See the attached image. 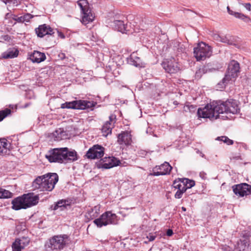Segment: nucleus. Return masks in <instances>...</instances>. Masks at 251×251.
Returning a JSON list of instances; mask_svg holds the SVG:
<instances>
[{
    "mask_svg": "<svg viewBox=\"0 0 251 251\" xmlns=\"http://www.w3.org/2000/svg\"><path fill=\"white\" fill-rule=\"evenodd\" d=\"M100 211V206H95L88 211L87 216L91 218V219H93L98 216Z\"/></svg>",
    "mask_w": 251,
    "mask_h": 251,
    "instance_id": "nucleus-26",
    "label": "nucleus"
},
{
    "mask_svg": "<svg viewBox=\"0 0 251 251\" xmlns=\"http://www.w3.org/2000/svg\"><path fill=\"white\" fill-rule=\"evenodd\" d=\"M205 174L204 173L201 172L200 174V176L203 179L205 178Z\"/></svg>",
    "mask_w": 251,
    "mask_h": 251,
    "instance_id": "nucleus-49",
    "label": "nucleus"
},
{
    "mask_svg": "<svg viewBox=\"0 0 251 251\" xmlns=\"http://www.w3.org/2000/svg\"><path fill=\"white\" fill-rule=\"evenodd\" d=\"M65 135V132L61 128H59L55 130L53 133V136L54 138V140L56 141H59L63 139Z\"/></svg>",
    "mask_w": 251,
    "mask_h": 251,
    "instance_id": "nucleus-29",
    "label": "nucleus"
},
{
    "mask_svg": "<svg viewBox=\"0 0 251 251\" xmlns=\"http://www.w3.org/2000/svg\"><path fill=\"white\" fill-rule=\"evenodd\" d=\"M57 34H58V36L62 38V39H64L65 38V35H64L63 33H62V32H59L58 31H57Z\"/></svg>",
    "mask_w": 251,
    "mask_h": 251,
    "instance_id": "nucleus-47",
    "label": "nucleus"
},
{
    "mask_svg": "<svg viewBox=\"0 0 251 251\" xmlns=\"http://www.w3.org/2000/svg\"><path fill=\"white\" fill-rule=\"evenodd\" d=\"M212 53L210 46L203 42L200 43L194 49V54L197 61L204 60L209 58Z\"/></svg>",
    "mask_w": 251,
    "mask_h": 251,
    "instance_id": "nucleus-7",
    "label": "nucleus"
},
{
    "mask_svg": "<svg viewBox=\"0 0 251 251\" xmlns=\"http://www.w3.org/2000/svg\"><path fill=\"white\" fill-rule=\"evenodd\" d=\"M226 8L228 13L229 15L234 16L235 18L241 19L247 23L251 21V19L249 17L241 12L235 11L234 8H233L232 9H231L228 6H227Z\"/></svg>",
    "mask_w": 251,
    "mask_h": 251,
    "instance_id": "nucleus-19",
    "label": "nucleus"
},
{
    "mask_svg": "<svg viewBox=\"0 0 251 251\" xmlns=\"http://www.w3.org/2000/svg\"><path fill=\"white\" fill-rule=\"evenodd\" d=\"M12 196V193L10 191L4 189H0V199L10 198Z\"/></svg>",
    "mask_w": 251,
    "mask_h": 251,
    "instance_id": "nucleus-31",
    "label": "nucleus"
},
{
    "mask_svg": "<svg viewBox=\"0 0 251 251\" xmlns=\"http://www.w3.org/2000/svg\"><path fill=\"white\" fill-rule=\"evenodd\" d=\"M11 110L9 109H5L3 110L0 111V122L5 117L10 114Z\"/></svg>",
    "mask_w": 251,
    "mask_h": 251,
    "instance_id": "nucleus-37",
    "label": "nucleus"
},
{
    "mask_svg": "<svg viewBox=\"0 0 251 251\" xmlns=\"http://www.w3.org/2000/svg\"><path fill=\"white\" fill-rule=\"evenodd\" d=\"M185 188L183 187V188L180 190H177V192L176 193L175 197L176 199H180L182 197V194L186 191Z\"/></svg>",
    "mask_w": 251,
    "mask_h": 251,
    "instance_id": "nucleus-38",
    "label": "nucleus"
},
{
    "mask_svg": "<svg viewBox=\"0 0 251 251\" xmlns=\"http://www.w3.org/2000/svg\"><path fill=\"white\" fill-rule=\"evenodd\" d=\"M218 101H213L202 108H199L197 114L199 118H208L210 120L217 119L220 113L218 112Z\"/></svg>",
    "mask_w": 251,
    "mask_h": 251,
    "instance_id": "nucleus-4",
    "label": "nucleus"
},
{
    "mask_svg": "<svg viewBox=\"0 0 251 251\" xmlns=\"http://www.w3.org/2000/svg\"><path fill=\"white\" fill-rule=\"evenodd\" d=\"M45 157L50 162L59 163L73 162L78 159L76 152L75 151H70L67 148L51 150L46 154Z\"/></svg>",
    "mask_w": 251,
    "mask_h": 251,
    "instance_id": "nucleus-1",
    "label": "nucleus"
},
{
    "mask_svg": "<svg viewBox=\"0 0 251 251\" xmlns=\"http://www.w3.org/2000/svg\"><path fill=\"white\" fill-rule=\"evenodd\" d=\"M35 32L38 37L42 38L47 35H51L53 34L54 30L49 25L43 24L40 25L38 27L35 29Z\"/></svg>",
    "mask_w": 251,
    "mask_h": 251,
    "instance_id": "nucleus-15",
    "label": "nucleus"
},
{
    "mask_svg": "<svg viewBox=\"0 0 251 251\" xmlns=\"http://www.w3.org/2000/svg\"><path fill=\"white\" fill-rule=\"evenodd\" d=\"M19 16H16V15H13V17H12V18L16 21H17V18H18Z\"/></svg>",
    "mask_w": 251,
    "mask_h": 251,
    "instance_id": "nucleus-50",
    "label": "nucleus"
},
{
    "mask_svg": "<svg viewBox=\"0 0 251 251\" xmlns=\"http://www.w3.org/2000/svg\"><path fill=\"white\" fill-rule=\"evenodd\" d=\"M39 200L38 196L35 195L32 193L24 194L22 196L17 197L12 201V207L16 210L26 209L36 205Z\"/></svg>",
    "mask_w": 251,
    "mask_h": 251,
    "instance_id": "nucleus-3",
    "label": "nucleus"
},
{
    "mask_svg": "<svg viewBox=\"0 0 251 251\" xmlns=\"http://www.w3.org/2000/svg\"><path fill=\"white\" fill-rule=\"evenodd\" d=\"M156 236L155 235H153V234L150 233L149 235L147 236V238L149 240V241L151 242L155 240Z\"/></svg>",
    "mask_w": 251,
    "mask_h": 251,
    "instance_id": "nucleus-41",
    "label": "nucleus"
},
{
    "mask_svg": "<svg viewBox=\"0 0 251 251\" xmlns=\"http://www.w3.org/2000/svg\"><path fill=\"white\" fill-rule=\"evenodd\" d=\"M245 8L247 9L249 11H251V4L250 3H246L245 4H243Z\"/></svg>",
    "mask_w": 251,
    "mask_h": 251,
    "instance_id": "nucleus-44",
    "label": "nucleus"
},
{
    "mask_svg": "<svg viewBox=\"0 0 251 251\" xmlns=\"http://www.w3.org/2000/svg\"><path fill=\"white\" fill-rule=\"evenodd\" d=\"M161 65L165 72L169 74H176L179 70V67L174 58L165 59Z\"/></svg>",
    "mask_w": 251,
    "mask_h": 251,
    "instance_id": "nucleus-12",
    "label": "nucleus"
},
{
    "mask_svg": "<svg viewBox=\"0 0 251 251\" xmlns=\"http://www.w3.org/2000/svg\"><path fill=\"white\" fill-rule=\"evenodd\" d=\"M29 59L32 62L39 63L44 61L46 59V56L44 53L34 50L30 54Z\"/></svg>",
    "mask_w": 251,
    "mask_h": 251,
    "instance_id": "nucleus-18",
    "label": "nucleus"
},
{
    "mask_svg": "<svg viewBox=\"0 0 251 251\" xmlns=\"http://www.w3.org/2000/svg\"><path fill=\"white\" fill-rule=\"evenodd\" d=\"M82 14L83 16L81 22L84 25H87L92 22L95 18V16L90 9L82 12Z\"/></svg>",
    "mask_w": 251,
    "mask_h": 251,
    "instance_id": "nucleus-21",
    "label": "nucleus"
},
{
    "mask_svg": "<svg viewBox=\"0 0 251 251\" xmlns=\"http://www.w3.org/2000/svg\"><path fill=\"white\" fill-rule=\"evenodd\" d=\"M246 82L247 85L251 86V73L247 76Z\"/></svg>",
    "mask_w": 251,
    "mask_h": 251,
    "instance_id": "nucleus-43",
    "label": "nucleus"
},
{
    "mask_svg": "<svg viewBox=\"0 0 251 251\" xmlns=\"http://www.w3.org/2000/svg\"><path fill=\"white\" fill-rule=\"evenodd\" d=\"M16 240L20 243L21 246H22L24 248L28 245L30 241L29 238L27 237H23Z\"/></svg>",
    "mask_w": 251,
    "mask_h": 251,
    "instance_id": "nucleus-33",
    "label": "nucleus"
},
{
    "mask_svg": "<svg viewBox=\"0 0 251 251\" xmlns=\"http://www.w3.org/2000/svg\"><path fill=\"white\" fill-rule=\"evenodd\" d=\"M216 140L218 141H221L224 143H226L228 145H232L233 143V141L232 140L229 139L227 137L225 136L218 137L216 138Z\"/></svg>",
    "mask_w": 251,
    "mask_h": 251,
    "instance_id": "nucleus-35",
    "label": "nucleus"
},
{
    "mask_svg": "<svg viewBox=\"0 0 251 251\" xmlns=\"http://www.w3.org/2000/svg\"><path fill=\"white\" fill-rule=\"evenodd\" d=\"M221 42L226 43L229 45H233L236 47H238V45L236 44L234 38L229 35L222 36Z\"/></svg>",
    "mask_w": 251,
    "mask_h": 251,
    "instance_id": "nucleus-27",
    "label": "nucleus"
},
{
    "mask_svg": "<svg viewBox=\"0 0 251 251\" xmlns=\"http://www.w3.org/2000/svg\"><path fill=\"white\" fill-rule=\"evenodd\" d=\"M109 118V121L106 122L101 128L103 136L105 137L111 133L112 129L116 121V116L113 114L111 115Z\"/></svg>",
    "mask_w": 251,
    "mask_h": 251,
    "instance_id": "nucleus-16",
    "label": "nucleus"
},
{
    "mask_svg": "<svg viewBox=\"0 0 251 251\" xmlns=\"http://www.w3.org/2000/svg\"><path fill=\"white\" fill-rule=\"evenodd\" d=\"M117 216L111 211H107L103 213L100 218L95 219L94 223L98 227H101L110 224L117 223Z\"/></svg>",
    "mask_w": 251,
    "mask_h": 251,
    "instance_id": "nucleus-9",
    "label": "nucleus"
},
{
    "mask_svg": "<svg viewBox=\"0 0 251 251\" xmlns=\"http://www.w3.org/2000/svg\"><path fill=\"white\" fill-rule=\"evenodd\" d=\"M130 58L131 63L133 65L138 67H141L143 66V63L141 59L139 57L136 56L134 52L131 55Z\"/></svg>",
    "mask_w": 251,
    "mask_h": 251,
    "instance_id": "nucleus-28",
    "label": "nucleus"
},
{
    "mask_svg": "<svg viewBox=\"0 0 251 251\" xmlns=\"http://www.w3.org/2000/svg\"><path fill=\"white\" fill-rule=\"evenodd\" d=\"M213 38L215 40L221 42L222 36H220L218 34H215L213 36Z\"/></svg>",
    "mask_w": 251,
    "mask_h": 251,
    "instance_id": "nucleus-45",
    "label": "nucleus"
},
{
    "mask_svg": "<svg viewBox=\"0 0 251 251\" xmlns=\"http://www.w3.org/2000/svg\"><path fill=\"white\" fill-rule=\"evenodd\" d=\"M17 22H21V23H24V20H23V18L22 16H19L18 18H17Z\"/></svg>",
    "mask_w": 251,
    "mask_h": 251,
    "instance_id": "nucleus-48",
    "label": "nucleus"
},
{
    "mask_svg": "<svg viewBox=\"0 0 251 251\" xmlns=\"http://www.w3.org/2000/svg\"><path fill=\"white\" fill-rule=\"evenodd\" d=\"M172 169V167L169 163L165 162L160 166H156L153 168L151 175L153 176H159L166 175L170 174Z\"/></svg>",
    "mask_w": 251,
    "mask_h": 251,
    "instance_id": "nucleus-14",
    "label": "nucleus"
},
{
    "mask_svg": "<svg viewBox=\"0 0 251 251\" xmlns=\"http://www.w3.org/2000/svg\"><path fill=\"white\" fill-rule=\"evenodd\" d=\"M131 140V135L127 132L120 134L118 137V142L121 145H128L130 144Z\"/></svg>",
    "mask_w": 251,
    "mask_h": 251,
    "instance_id": "nucleus-22",
    "label": "nucleus"
},
{
    "mask_svg": "<svg viewBox=\"0 0 251 251\" xmlns=\"http://www.w3.org/2000/svg\"><path fill=\"white\" fill-rule=\"evenodd\" d=\"M173 186L175 188L177 189V190H180L183 188V186H184L183 178H179L177 180H175L173 183Z\"/></svg>",
    "mask_w": 251,
    "mask_h": 251,
    "instance_id": "nucleus-34",
    "label": "nucleus"
},
{
    "mask_svg": "<svg viewBox=\"0 0 251 251\" xmlns=\"http://www.w3.org/2000/svg\"><path fill=\"white\" fill-rule=\"evenodd\" d=\"M232 189L234 194L240 197L246 196L251 194V186L246 183L234 185L232 186Z\"/></svg>",
    "mask_w": 251,
    "mask_h": 251,
    "instance_id": "nucleus-13",
    "label": "nucleus"
},
{
    "mask_svg": "<svg viewBox=\"0 0 251 251\" xmlns=\"http://www.w3.org/2000/svg\"><path fill=\"white\" fill-rule=\"evenodd\" d=\"M12 248L13 251H21L24 248L21 246L20 243L16 240L13 243L12 245Z\"/></svg>",
    "mask_w": 251,
    "mask_h": 251,
    "instance_id": "nucleus-36",
    "label": "nucleus"
},
{
    "mask_svg": "<svg viewBox=\"0 0 251 251\" xmlns=\"http://www.w3.org/2000/svg\"><path fill=\"white\" fill-rule=\"evenodd\" d=\"M105 160L101 165L102 168L110 169L119 165L120 163V160L114 157H108V158H105Z\"/></svg>",
    "mask_w": 251,
    "mask_h": 251,
    "instance_id": "nucleus-17",
    "label": "nucleus"
},
{
    "mask_svg": "<svg viewBox=\"0 0 251 251\" xmlns=\"http://www.w3.org/2000/svg\"><path fill=\"white\" fill-rule=\"evenodd\" d=\"M19 54V50L15 48L9 49L2 54L3 58H13L17 57Z\"/></svg>",
    "mask_w": 251,
    "mask_h": 251,
    "instance_id": "nucleus-24",
    "label": "nucleus"
},
{
    "mask_svg": "<svg viewBox=\"0 0 251 251\" xmlns=\"http://www.w3.org/2000/svg\"><path fill=\"white\" fill-rule=\"evenodd\" d=\"M70 242L69 236L66 234L55 235L50 239L48 248L52 251H61Z\"/></svg>",
    "mask_w": 251,
    "mask_h": 251,
    "instance_id": "nucleus-5",
    "label": "nucleus"
},
{
    "mask_svg": "<svg viewBox=\"0 0 251 251\" xmlns=\"http://www.w3.org/2000/svg\"><path fill=\"white\" fill-rule=\"evenodd\" d=\"M182 210L183 211H186V208H185V207H182Z\"/></svg>",
    "mask_w": 251,
    "mask_h": 251,
    "instance_id": "nucleus-52",
    "label": "nucleus"
},
{
    "mask_svg": "<svg viewBox=\"0 0 251 251\" xmlns=\"http://www.w3.org/2000/svg\"><path fill=\"white\" fill-rule=\"evenodd\" d=\"M22 16L23 18V20H24V22H27L29 21L30 19H31L33 17V16L31 14L28 13H26L24 15H22Z\"/></svg>",
    "mask_w": 251,
    "mask_h": 251,
    "instance_id": "nucleus-40",
    "label": "nucleus"
},
{
    "mask_svg": "<svg viewBox=\"0 0 251 251\" xmlns=\"http://www.w3.org/2000/svg\"><path fill=\"white\" fill-rule=\"evenodd\" d=\"M58 181L56 173H47L38 176L33 182V186L41 191H51Z\"/></svg>",
    "mask_w": 251,
    "mask_h": 251,
    "instance_id": "nucleus-2",
    "label": "nucleus"
},
{
    "mask_svg": "<svg viewBox=\"0 0 251 251\" xmlns=\"http://www.w3.org/2000/svg\"><path fill=\"white\" fill-rule=\"evenodd\" d=\"M67 202V201L65 200H60L53 205H52L51 208L53 210H56L58 209H60V210H63L68 206V204Z\"/></svg>",
    "mask_w": 251,
    "mask_h": 251,
    "instance_id": "nucleus-25",
    "label": "nucleus"
},
{
    "mask_svg": "<svg viewBox=\"0 0 251 251\" xmlns=\"http://www.w3.org/2000/svg\"><path fill=\"white\" fill-rule=\"evenodd\" d=\"M9 145L7 143V141L5 139H1L0 140V155H5L9 154Z\"/></svg>",
    "mask_w": 251,
    "mask_h": 251,
    "instance_id": "nucleus-23",
    "label": "nucleus"
},
{
    "mask_svg": "<svg viewBox=\"0 0 251 251\" xmlns=\"http://www.w3.org/2000/svg\"><path fill=\"white\" fill-rule=\"evenodd\" d=\"M6 4L8 3L13 5H17L20 3V0H3Z\"/></svg>",
    "mask_w": 251,
    "mask_h": 251,
    "instance_id": "nucleus-39",
    "label": "nucleus"
},
{
    "mask_svg": "<svg viewBox=\"0 0 251 251\" xmlns=\"http://www.w3.org/2000/svg\"><path fill=\"white\" fill-rule=\"evenodd\" d=\"M200 72H197L196 73V76L197 77H198L199 76V74Z\"/></svg>",
    "mask_w": 251,
    "mask_h": 251,
    "instance_id": "nucleus-51",
    "label": "nucleus"
},
{
    "mask_svg": "<svg viewBox=\"0 0 251 251\" xmlns=\"http://www.w3.org/2000/svg\"><path fill=\"white\" fill-rule=\"evenodd\" d=\"M239 70V63L235 60L231 61L228 65V70L225 76L223 79V83L226 85L230 81H234L238 76Z\"/></svg>",
    "mask_w": 251,
    "mask_h": 251,
    "instance_id": "nucleus-8",
    "label": "nucleus"
},
{
    "mask_svg": "<svg viewBox=\"0 0 251 251\" xmlns=\"http://www.w3.org/2000/svg\"><path fill=\"white\" fill-rule=\"evenodd\" d=\"M241 245L243 246L242 248V250L244 251L248 248L249 244L247 242H246V241H241Z\"/></svg>",
    "mask_w": 251,
    "mask_h": 251,
    "instance_id": "nucleus-42",
    "label": "nucleus"
},
{
    "mask_svg": "<svg viewBox=\"0 0 251 251\" xmlns=\"http://www.w3.org/2000/svg\"><path fill=\"white\" fill-rule=\"evenodd\" d=\"M124 19L115 20L113 23L114 28L122 33H125L126 29V24H125L126 20L125 21Z\"/></svg>",
    "mask_w": 251,
    "mask_h": 251,
    "instance_id": "nucleus-20",
    "label": "nucleus"
},
{
    "mask_svg": "<svg viewBox=\"0 0 251 251\" xmlns=\"http://www.w3.org/2000/svg\"><path fill=\"white\" fill-rule=\"evenodd\" d=\"M166 234L168 236H171L173 234V231L172 229H169L167 230Z\"/></svg>",
    "mask_w": 251,
    "mask_h": 251,
    "instance_id": "nucleus-46",
    "label": "nucleus"
},
{
    "mask_svg": "<svg viewBox=\"0 0 251 251\" xmlns=\"http://www.w3.org/2000/svg\"><path fill=\"white\" fill-rule=\"evenodd\" d=\"M183 182L184 183V187L185 190L187 189L191 188L195 184V181L192 180H190L188 178H183Z\"/></svg>",
    "mask_w": 251,
    "mask_h": 251,
    "instance_id": "nucleus-32",
    "label": "nucleus"
},
{
    "mask_svg": "<svg viewBox=\"0 0 251 251\" xmlns=\"http://www.w3.org/2000/svg\"><path fill=\"white\" fill-rule=\"evenodd\" d=\"M218 112L220 114L231 113L236 114L240 112L238 102L234 100L230 99L226 101H218Z\"/></svg>",
    "mask_w": 251,
    "mask_h": 251,
    "instance_id": "nucleus-6",
    "label": "nucleus"
},
{
    "mask_svg": "<svg viewBox=\"0 0 251 251\" xmlns=\"http://www.w3.org/2000/svg\"><path fill=\"white\" fill-rule=\"evenodd\" d=\"M77 3L81 9L82 12L89 9L88 2L87 0H79L77 1Z\"/></svg>",
    "mask_w": 251,
    "mask_h": 251,
    "instance_id": "nucleus-30",
    "label": "nucleus"
},
{
    "mask_svg": "<svg viewBox=\"0 0 251 251\" xmlns=\"http://www.w3.org/2000/svg\"><path fill=\"white\" fill-rule=\"evenodd\" d=\"M92 103L90 101L78 100L70 102H66L61 105V108L68 109H85L91 107Z\"/></svg>",
    "mask_w": 251,
    "mask_h": 251,
    "instance_id": "nucleus-10",
    "label": "nucleus"
},
{
    "mask_svg": "<svg viewBox=\"0 0 251 251\" xmlns=\"http://www.w3.org/2000/svg\"><path fill=\"white\" fill-rule=\"evenodd\" d=\"M104 148L100 145H95L87 151L86 156L91 159H98L104 155Z\"/></svg>",
    "mask_w": 251,
    "mask_h": 251,
    "instance_id": "nucleus-11",
    "label": "nucleus"
}]
</instances>
